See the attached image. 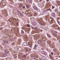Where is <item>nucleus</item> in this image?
<instances>
[{"label":"nucleus","mask_w":60,"mask_h":60,"mask_svg":"<svg viewBox=\"0 0 60 60\" xmlns=\"http://www.w3.org/2000/svg\"><path fill=\"white\" fill-rule=\"evenodd\" d=\"M21 42V39H19L18 40V42L19 43V42Z\"/></svg>","instance_id":"25"},{"label":"nucleus","mask_w":60,"mask_h":60,"mask_svg":"<svg viewBox=\"0 0 60 60\" xmlns=\"http://www.w3.org/2000/svg\"><path fill=\"white\" fill-rule=\"evenodd\" d=\"M26 38H27V36H26Z\"/></svg>","instance_id":"61"},{"label":"nucleus","mask_w":60,"mask_h":60,"mask_svg":"<svg viewBox=\"0 0 60 60\" xmlns=\"http://www.w3.org/2000/svg\"><path fill=\"white\" fill-rule=\"evenodd\" d=\"M3 56L4 57H6L7 56V55L6 54H5L4 53L3 54Z\"/></svg>","instance_id":"16"},{"label":"nucleus","mask_w":60,"mask_h":60,"mask_svg":"<svg viewBox=\"0 0 60 60\" xmlns=\"http://www.w3.org/2000/svg\"><path fill=\"white\" fill-rule=\"evenodd\" d=\"M9 20L11 24H14L15 25H18V22L17 21L18 20L15 18H10V19Z\"/></svg>","instance_id":"1"},{"label":"nucleus","mask_w":60,"mask_h":60,"mask_svg":"<svg viewBox=\"0 0 60 60\" xmlns=\"http://www.w3.org/2000/svg\"><path fill=\"white\" fill-rule=\"evenodd\" d=\"M54 8H55V7L52 6V9H54Z\"/></svg>","instance_id":"41"},{"label":"nucleus","mask_w":60,"mask_h":60,"mask_svg":"<svg viewBox=\"0 0 60 60\" xmlns=\"http://www.w3.org/2000/svg\"><path fill=\"white\" fill-rule=\"evenodd\" d=\"M57 10L56 9H55V11H57Z\"/></svg>","instance_id":"52"},{"label":"nucleus","mask_w":60,"mask_h":60,"mask_svg":"<svg viewBox=\"0 0 60 60\" xmlns=\"http://www.w3.org/2000/svg\"><path fill=\"white\" fill-rule=\"evenodd\" d=\"M47 35L49 37V38H50V34H48Z\"/></svg>","instance_id":"26"},{"label":"nucleus","mask_w":60,"mask_h":60,"mask_svg":"<svg viewBox=\"0 0 60 60\" xmlns=\"http://www.w3.org/2000/svg\"><path fill=\"white\" fill-rule=\"evenodd\" d=\"M15 29H14L12 30L11 31H13V30L14 31H15Z\"/></svg>","instance_id":"32"},{"label":"nucleus","mask_w":60,"mask_h":60,"mask_svg":"<svg viewBox=\"0 0 60 60\" xmlns=\"http://www.w3.org/2000/svg\"><path fill=\"white\" fill-rule=\"evenodd\" d=\"M4 0H1V2H3V1Z\"/></svg>","instance_id":"55"},{"label":"nucleus","mask_w":60,"mask_h":60,"mask_svg":"<svg viewBox=\"0 0 60 60\" xmlns=\"http://www.w3.org/2000/svg\"><path fill=\"white\" fill-rule=\"evenodd\" d=\"M42 30H41V32H42Z\"/></svg>","instance_id":"54"},{"label":"nucleus","mask_w":60,"mask_h":60,"mask_svg":"<svg viewBox=\"0 0 60 60\" xmlns=\"http://www.w3.org/2000/svg\"><path fill=\"white\" fill-rule=\"evenodd\" d=\"M35 37H36V38H37V37H39V35H35Z\"/></svg>","instance_id":"24"},{"label":"nucleus","mask_w":60,"mask_h":60,"mask_svg":"<svg viewBox=\"0 0 60 60\" xmlns=\"http://www.w3.org/2000/svg\"><path fill=\"white\" fill-rule=\"evenodd\" d=\"M50 58H51V59H52V56H50Z\"/></svg>","instance_id":"43"},{"label":"nucleus","mask_w":60,"mask_h":60,"mask_svg":"<svg viewBox=\"0 0 60 60\" xmlns=\"http://www.w3.org/2000/svg\"><path fill=\"white\" fill-rule=\"evenodd\" d=\"M54 21V19L53 18H52V20H51V22H50V23L51 24H52L53 23V21Z\"/></svg>","instance_id":"10"},{"label":"nucleus","mask_w":60,"mask_h":60,"mask_svg":"<svg viewBox=\"0 0 60 60\" xmlns=\"http://www.w3.org/2000/svg\"><path fill=\"white\" fill-rule=\"evenodd\" d=\"M31 12H29L28 13H27V14H29V15H30V14H31V13H30Z\"/></svg>","instance_id":"27"},{"label":"nucleus","mask_w":60,"mask_h":60,"mask_svg":"<svg viewBox=\"0 0 60 60\" xmlns=\"http://www.w3.org/2000/svg\"><path fill=\"white\" fill-rule=\"evenodd\" d=\"M38 57V56H36L35 57L34 56H31V58L33 59H35L36 58H37Z\"/></svg>","instance_id":"4"},{"label":"nucleus","mask_w":60,"mask_h":60,"mask_svg":"<svg viewBox=\"0 0 60 60\" xmlns=\"http://www.w3.org/2000/svg\"><path fill=\"white\" fill-rule=\"evenodd\" d=\"M14 58H17V56H16V55H15V56H14Z\"/></svg>","instance_id":"28"},{"label":"nucleus","mask_w":60,"mask_h":60,"mask_svg":"<svg viewBox=\"0 0 60 60\" xmlns=\"http://www.w3.org/2000/svg\"><path fill=\"white\" fill-rule=\"evenodd\" d=\"M4 42L5 44H7L8 43V41H4Z\"/></svg>","instance_id":"19"},{"label":"nucleus","mask_w":60,"mask_h":60,"mask_svg":"<svg viewBox=\"0 0 60 60\" xmlns=\"http://www.w3.org/2000/svg\"><path fill=\"white\" fill-rule=\"evenodd\" d=\"M51 46H54V45H51Z\"/></svg>","instance_id":"53"},{"label":"nucleus","mask_w":60,"mask_h":60,"mask_svg":"<svg viewBox=\"0 0 60 60\" xmlns=\"http://www.w3.org/2000/svg\"><path fill=\"white\" fill-rule=\"evenodd\" d=\"M17 13H19L20 14V15L22 17H23V15L20 12H18Z\"/></svg>","instance_id":"9"},{"label":"nucleus","mask_w":60,"mask_h":60,"mask_svg":"<svg viewBox=\"0 0 60 60\" xmlns=\"http://www.w3.org/2000/svg\"><path fill=\"white\" fill-rule=\"evenodd\" d=\"M19 0V1H22V0Z\"/></svg>","instance_id":"56"},{"label":"nucleus","mask_w":60,"mask_h":60,"mask_svg":"<svg viewBox=\"0 0 60 60\" xmlns=\"http://www.w3.org/2000/svg\"><path fill=\"white\" fill-rule=\"evenodd\" d=\"M51 15L52 16H53V17H54L55 16V13H53L51 14Z\"/></svg>","instance_id":"13"},{"label":"nucleus","mask_w":60,"mask_h":60,"mask_svg":"<svg viewBox=\"0 0 60 60\" xmlns=\"http://www.w3.org/2000/svg\"><path fill=\"white\" fill-rule=\"evenodd\" d=\"M29 7H30V5H27L26 6V7L27 8H29Z\"/></svg>","instance_id":"21"},{"label":"nucleus","mask_w":60,"mask_h":60,"mask_svg":"<svg viewBox=\"0 0 60 60\" xmlns=\"http://www.w3.org/2000/svg\"><path fill=\"white\" fill-rule=\"evenodd\" d=\"M41 49L42 50H44V48H42Z\"/></svg>","instance_id":"40"},{"label":"nucleus","mask_w":60,"mask_h":60,"mask_svg":"<svg viewBox=\"0 0 60 60\" xmlns=\"http://www.w3.org/2000/svg\"><path fill=\"white\" fill-rule=\"evenodd\" d=\"M1 17H2V16H0Z\"/></svg>","instance_id":"62"},{"label":"nucleus","mask_w":60,"mask_h":60,"mask_svg":"<svg viewBox=\"0 0 60 60\" xmlns=\"http://www.w3.org/2000/svg\"><path fill=\"white\" fill-rule=\"evenodd\" d=\"M16 34H19V30H17L16 31Z\"/></svg>","instance_id":"15"},{"label":"nucleus","mask_w":60,"mask_h":60,"mask_svg":"<svg viewBox=\"0 0 60 60\" xmlns=\"http://www.w3.org/2000/svg\"><path fill=\"white\" fill-rule=\"evenodd\" d=\"M42 53L43 54H44L45 55H47V53L45 52H44L43 51L42 52Z\"/></svg>","instance_id":"7"},{"label":"nucleus","mask_w":60,"mask_h":60,"mask_svg":"<svg viewBox=\"0 0 60 60\" xmlns=\"http://www.w3.org/2000/svg\"><path fill=\"white\" fill-rule=\"evenodd\" d=\"M23 6V4H21L20 5H19V7L21 8Z\"/></svg>","instance_id":"18"},{"label":"nucleus","mask_w":60,"mask_h":60,"mask_svg":"<svg viewBox=\"0 0 60 60\" xmlns=\"http://www.w3.org/2000/svg\"><path fill=\"white\" fill-rule=\"evenodd\" d=\"M28 1L29 2H31V0H28Z\"/></svg>","instance_id":"34"},{"label":"nucleus","mask_w":60,"mask_h":60,"mask_svg":"<svg viewBox=\"0 0 60 60\" xmlns=\"http://www.w3.org/2000/svg\"><path fill=\"white\" fill-rule=\"evenodd\" d=\"M23 57H26V56L25 55H24L23 56Z\"/></svg>","instance_id":"37"},{"label":"nucleus","mask_w":60,"mask_h":60,"mask_svg":"<svg viewBox=\"0 0 60 60\" xmlns=\"http://www.w3.org/2000/svg\"><path fill=\"white\" fill-rule=\"evenodd\" d=\"M33 8L34 9H35V10H38V9L35 6H34L33 7Z\"/></svg>","instance_id":"11"},{"label":"nucleus","mask_w":60,"mask_h":60,"mask_svg":"<svg viewBox=\"0 0 60 60\" xmlns=\"http://www.w3.org/2000/svg\"><path fill=\"white\" fill-rule=\"evenodd\" d=\"M0 6L1 7H3L4 6V5H3V4L2 3H0Z\"/></svg>","instance_id":"14"},{"label":"nucleus","mask_w":60,"mask_h":60,"mask_svg":"<svg viewBox=\"0 0 60 60\" xmlns=\"http://www.w3.org/2000/svg\"><path fill=\"white\" fill-rule=\"evenodd\" d=\"M4 14H5V15L7 16V15L8 14H7V11H5V12H4Z\"/></svg>","instance_id":"6"},{"label":"nucleus","mask_w":60,"mask_h":60,"mask_svg":"<svg viewBox=\"0 0 60 60\" xmlns=\"http://www.w3.org/2000/svg\"><path fill=\"white\" fill-rule=\"evenodd\" d=\"M21 33L22 34H23L24 33V31L22 30Z\"/></svg>","instance_id":"31"},{"label":"nucleus","mask_w":60,"mask_h":60,"mask_svg":"<svg viewBox=\"0 0 60 60\" xmlns=\"http://www.w3.org/2000/svg\"><path fill=\"white\" fill-rule=\"evenodd\" d=\"M42 20V19H40L39 20V23L40 24H41V25H42V24L45 25V22H44Z\"/></svg>","instance_id":"2"},{"label":"nucleus","mask_w":60,"mask_h":60,"mask_svg":"<svg viewBox=\"0 0 60 60\" xmlns=\"http://www.w3.org/2000/svg\"><path fill=\"white\" fill-rule=\"evenodd\" d=\"M31 16H32V15H31Z\"/></svg>","instance_id":"63"},{"label":"nucleus","mask_w":60,"mask_h":60,"mask_svg":"<svg viewBox=\"0 0 60 60\" xmlns=\"http://www.w3.org/2000/svg\"><path fill=\"white\" fill-rule=\"evenodd\" d=\"M8 52V51H4L5 53H7Z\"/></svg>","instance_id":"22"},{"label":"nucleus","mask_w":60,"mask_h":60,"mask_svg":"<svg viewBox=\"0 0 60 60\" xmlns=\"http://www.w3.org/2000/svg\"><path fill=\"white\" fill-rule=\"evenodd\" d=\"M35 15V16H37V13H35L34 14Z\"/></svg>","instance_id":"33"},{"label":"nucleus","mask_w":60,"mask_h":60,"mask_svg":"<svg viewBox=\"0 0 60 60\" xmlns=\"http://www.w3.org/2000/svg\"><path fill=\"white\" fill-rule=\"evenodd\" d=\"M17 15H18V14H16Z\"/></svg>","instance_id":"64"},{"label":"nucleus","mask_w":60,"mask_h":60,"mask_svg":"<svg viewBox=\"0 0 60 60\" xmlns=\"http://www.w3.org/2000/svg\"><path fill=\"white\" fill-rule=\"evenodd\" d=\"M42 39L43 40H44V41H45V40L46 41V40H47V39L46 38H43V37H42Z\"/></svg>","instance_id":"17"},{"label":"nucleus","mask_w":60,"mask_h":60,"mask_svg":"<svg viewBox=\"0 0 60 60\" xmlns=\"http://www.w3.org/2000/svg\"><path fill=\"white\" fill-rule=\"evenodd\" d=\"M43 59H44V60H45V57H42Z\"/></svg>","instance_id":"23"},{"label":"nucleus","mask_w":60,"mask_h":60,"mask_svg":"<svg viewBox=\"0 0 60 60\" xmlns=\"http://www.w3.org/2000/svg\"><path fill=\"white\" fill-rule=\"evenodd\" d=\"M51 42L50 41H48V43H50Z\"/></svg>","instance_id":"38"},{"label":"nucleus","mask_w":60,"mask_h":60,"mask_svg":"<svg viewBox=\"0 0 60 60\" xmlns=\"http://www.w3.org/2000/svg\"><path fill=\"white\" fill-rule=\"evenodd\" d=\"M57 38H59V37H58V36H57Z\"/></svg>","instance_id":"58"},{"label":"nucleus","mask_w":60,"mask_h":60,"mask_svg":"<svg viewBox=\"0 0 60 60\" xmlns=\"http://www.w3.org/2000/svg\"><path fill=\"white\" fill-rule=\"evenodd\" d=\"M26 49L27 51H31V49L29 48H26Z\"/></svg>","instance_id":"5"},{"label":"nucleus","mask_w":60,"mask_h":60,"mask_svg":"<svg viewBox=\"0 0 60 60\" xmlns=\"http://www.w3.org/2000/svg\"><path fill=\"white\" fill-rule=\"evenodd\" d=\"M53 27L54 28H55V29H57L59 28L58 26L57 25H56V24H54L53 25Z\"/></svg>","instance_id":"3"},{"label":"nucleus","mask_w":60,"mask_h":60,"mask_svg":"<svg viewBox=\"0 0 60 60\" xmlns=\"http://www.w3.org/2000/svg\"><path fill=\"white\" fill-rule=\"evenodd\" d=\"M57 22H58V24H59L60 25V24H59V21H58Z\"/></svg>","instance_id":"48"},{"label":"nucleus","mask_w":60,"mask_h":60,"mask_svg":"<svg viewBox=\"0 0 60 60\" xmlns=\"http://www.w3.org/2000/svg\"><path fill=\"white\" fill-rule=\"evenodd\" d=\"M34 49H37V45L35 44V46L34 48Z\"/></svg>","instance_id":"8"},{"label":"nucleus","mask_w":60,"mask_h":60,"mask_svg":"<svg viewBox=\"0 0 60 60\" xmlns=\"http://www.w3.org/2000/svg\"><path fill=\"white\" fill-rule=\"evenodd\" d=\"M10 1H11V2H12V0H9Z\"/></svg>","instance_id":"50"},{"label":"nucleus","mask_w":60,"mask_h":60,"mask_svg":"<svg viewBox=\"0 0 60 60\" xmlns=\"http://www.w3.org/2000/svg\"><path fill=\"white\" fill-rule=\"evenodd\" d=\"M51 54L52 55H53V52H52L51 53Z\"/></svg>","instance_id":"36"},{"label":"nucleus","mask_w":60,"mask_h":60,"mask_svg":"<svg viewBox=\"0 0 60 60\" xmlns=\"http://www.w3.org/2000/svg\"><path fill=\"white\" fill-rule=\"evenodd\" d=\"M22 8H23V9H24V8H25V6H23L22 7Z\"/></svg>","instance_id":"35"},{"label":"nucleus","mask_w":60,"mask_h":60,"mask_svg":"<svg viewBox=\"0 0 60 60\" xmlns=\"http://www.w3.org/2000/svg\"><path fill=\"white\" fill-rule=\"evenodd\" d=\"M47 11H49V9H47Z\"/></svg>","instance_id":"51"},{"label":"nucleus","mask_w":60,"mask_h":60,"mask_svg":"<svg viewBox=\"0 0 60 60\" xmlns=\"http://www.w3.org/2000/svg\"><path fill=\"white\" fill-rule=\"evenodd\" d=\"M32 45L31 44H30V48H32Z\"/></svg>","instance_id":"30"},{"label":"nucleus","mask_w":60,"mask_h":60,"mask_svg":"<svg viewBox=\"0 0 60 60\" xmlns=\"http://www.w3.org/2000/svg\"><path fill=\"white\" fill-rule=\"evenodd\" d=\"M23 46H26L27 45V43L26 42H24L23 44Z\"/></svg>","instance_id":"12"},{"label":"nucleus","mask_w":60,"mask_h":60,"mask_svg":"<svg viewBox=\"0 0 60 60\" xmlns=\"http://www.w3.org/2000/svg\"><path fill=\"white\" fill-rule=\"evenodd\" d=\"M49 17V16H47L46 17V19H47V18H48V17Z\"/></svg>","instance_id":"39"},{"label":"nucleus","mask_w":60,"mask_h":60,"mask_svg":"<svg viewBox=\"0 0 60 60\" xmlns=\"http://www.w3.org/2000/svg\"><path fill=\"white\" fill-rule=\"evenodd\" d=\"M55 32L56 33H57V31H55Z\"/></svg>","instance_id":"46"},{"label":"nucleus","mask_w":60,"mask_h":60,"mask_svg":"<svg viewBox=\"0 0 60 60\" xmlns=\"http://www.w3.org/2000/svg\"><path fill=\"white\" fill-rule=\"evenodd\" d=\"M36 1H38V0H35Z\"/></svg>","instance_id":"59"},{"label":"nucleus","mask_w":60,"mask_h":60,"mask_svg":"<svg viewBox=\"0 0 60 60\" xmlns=\"http://www.w3.org/2000/svg\"><path fill=\"white\" fill-rule=\"evenodd\" d=\"M28 44L29 45H30V42H28Z\"/></svg>","instance_id":"45"},{"label":"nucleus","mask_w":60,"mask_h":60,"mask_svg":"<svg viewBox=\"0 0 60 60\" xmlns=\"http://www.w3.org/2000/svg\"><path fill=\"white\" fill-rule=\"evenodd\" d=\"M27 26H28V27H29V26H30L28 24Z\"/></svg>","instance_id":"44"},{"label":"nucleus","mask_w":60,"mask_h":60,"mask_svg":"<svg viewBox=\"0 0 60 60\" xmlns=\"http://www.w3.org/2000/svg\"><path fill=\"white\" fill-rule=\"evenodd\" d=\"M54 51H55V52L56 51H55V50H54Z\"/></svg>","instance_id":"57"},{"label":"nucleus","mask_w":60,"mask_h":60,"mask_svg":"<svg viewBox=\"0 0 60 60\" xmlns=\"http://www.w3.org/2000/svg\"><path fill=\"white\" fill-rule=\"evenodd\" d=\"M46 1L47 2H49V0H46Z\"/></svg>","instance_id":"49"},{"label":"nucleus","mask_w":60,"mask_h":60,"mask_svg":"<svg viewBox=\"0 0 60 60\" xmlns=\"http://www.w3.org/2000/svg\"><path fill=\"white\" fill-rule=\"evenodd\" d=\"M41 43V41H39L38 42V43L39 44H40Z\"/></svg>","instance_id":"20"},{"label":"nucleus","mask_w":60,"mask_h":60,"mask_svg":"<svg viewBox=\"0 0 60 60\" xmlns=\"http://www.w3.org/2000/svg\"><path fill=\"white\" fill-rule=\"evenodd\" d=\"M54 36H55V37H56V34H54Z\"/></svg>","instance_id":"29"},{"label":"nucleus","mask_w":60,"mask_h":60,"mask_svg":"<svg viewBox=\"0 0 60 60\" xmlns=\"http://www.w3.org/2000/svg\"><path fill=\"white\" fill-rule=\"evenodd\" d=\"M37 29V28L36 27H35L34 28V29Z\"/></svg>","instance_id":"47"},{"label":"nucleus","mask_w":60,"mask_h":60,"mask_svg":"<svg viewBox=\"0 0 60 60\" xmlns=\"http://www.w3.org/2000/svg\"><path fill=\"white\" fill-rule=\"evenodd\" d=\"M58 1L57 0L56 1V3H58Z\"/></svg>","instance_id":"42"},{"label":"nucleus","mask_w":60,"mask_h":60,"mask_svg":"<svg viewBox=\"0 0 60 60\" xmlns=\"http://www.w3.org/2000/svg\"><path fill=\"white\" fill-rule=\"evenodd\" d=\"M0 30H2V29H1L0 28Z\"/></svg>","instance_id":"60"}]
</instances>
